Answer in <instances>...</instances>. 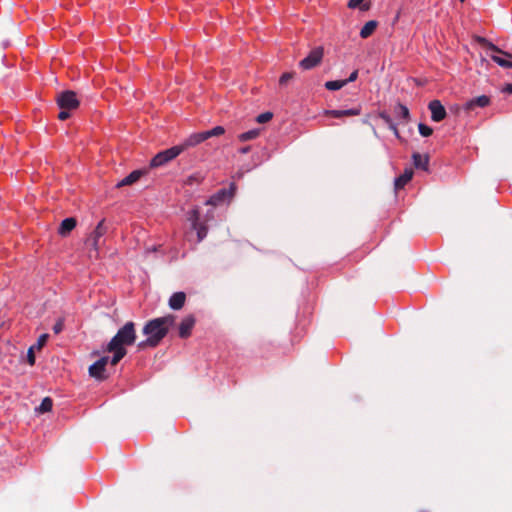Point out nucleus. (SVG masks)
Instances as JSON below:
<instances>
[{
	"label": "nucleus",
	"mask_w": 512,
	"mask_h": 512,
	"mask_svg": "<svg viewBox=\"0 0 512 512\" xmlns=\"http://www.w3.org/2000/svg\"><path fill=\"white\" fill-rule=\"evenodd\" d=\"M393 113L397 118L401 119L403 123H408L410 121L409 109L401 103H397L394 106Z\"/></svg>",
	"instance_id": "f3484780"
},
{
	"label": "nucleus",
	"mask_w": 512,
	"mask_h": 512,
	"mask_svg": "<svg viewBox=\"0 0 512 512\" xmlns=\"http://www.w3.org/2000/svg\"><path fill=\"white\" fill-rule=\"evenodd\" d=\"M106 231H107V228L104 225V220H102L97 224L94 231L86 239L85 244L89 248V257L90 258L98 257V249L100 246V240L104 236Z\"/></svg>",
	"instance_id": "7ed1b4c3"
},
{
	"label": "nucleus",
	"mask_w": 512,
	"mask_h": 512,
	"mask_svg": "<svg viewBox=\"0 0 512 512\" xmlns=\"http://www.w3.org/2000/svg\"><path fill=\"white\" fill-rule=\"evenodd\" d=\"M64 321L63 319H58L57 322L53 326L54 333L58 334L63 330Z\"/></svg>",
	"instance_id": "f704fd0d"
},
{
	"label": "nucleus",
	"mask_w": 512,
	"mask_h": 512,
	"mask_svg": "<svg viewBox=\"0 0 512 512\" xmlns=\"http://www.w3.org/2000/svg\"><path fill=\"white\" fill-rule=\"evenodd\" d=\"M428 108L431 112V119L434 122H440L445 119L447 113L445 107L439 100H432L428 104Z\"/></svg>",
	"instance_id": "6e6552de"
},
{
	"label": "nucleus",
	"mask_w": 512,
	"mask_h": 512,
	"mask_svg": "<svg viewBox=\"0 0 512 512\" xmlns=\"http://www.w3.org/2000/svg\"><path fill=\"white\" fill-rule=\"evenodd\" d=\"M413 177V170L407 168L404 172L395 179L394 186L396 190L402 189Z\"/></svg>",
	"instance_id": "dca6fc26"
},
{
	"label": "nucleus",
	"mask_w": 512,
	"mask_h": 512,
	"mask_svg": "<svg viewBox=\"0 0 512 512\" xmlns=\"http://www.w3.org/2000/svg\"><path fill=\"white\" fill-rule=\"evenodd\" d=\"M136 341L135 324L128 321L122 326L107 344L106 351L113 353L110 359L111 365H117L127 354L126 346H131Z\"/></svg>",
	"instance_id": "f257e3e1"
},
{
	"label": "nucleus",
	"mask_w": 512,
	"mask_h": 512,
	"mask_svg": "<svg viewBox=\"0 0 512 512\" xmlns=\"http://www.w3.org/2000/svg\"><path fill=\"white\" fill-rule=\"evenodd\" d=\"M510 68H512V61H511V66H510Z\"/></svg>",
	"instance_id": "a19ab883"
},
{
	"label": "nucleus",
	"mask_w": 512,
	"mask_h": 512,
	"mask_svg": "<svg viewBox=\"0 0 512 512\" xmlns=\"http://www.w3.org/2000/svg\"><path fill=\"white\" fill-rule=\"evenodd\" d=\"M260 134V130L259 129H252L250 131H247V132H244V133H241L239 136H238V139L241 141V142H245V141H249V140H252V139H255L259 136Z\"/></svg>",
	"instance_id": "4be33fe9"
},
{
	"label": "nucleus",
	"mask_w": 512,
	"mask_h": 512,
	"mask_svg": "<svg viewBox=\"0 0 512 512\" xmlns=\"http://www.w3.org/2000/svg\"><path fill=\"white\" fill-rule=\"evenodd\" d=\"M461 2H464V0H460Z\"/></svg>",
	"instance_id": "79ce46f5"
},
{
	"label": "nucleus",
	"mask_w": 512,
	"mask_h": 512,
	"mask_svg": "<svg viewBox=\"0 0 512 512\" xmlns=\"http://www.w3.org/2000/svg\"><path fill=\"white\" fill-rule=\"evenodd\" d=\"M181 152H183V147H179V145L161 151L152 158L150 166H163L166 163L170 162L171 160L175 159Z\"/></svg>",
	"instance_id": "20e7f679"
},
{
	"label": "nucleus",
	"mask_w": 512,
	"mask_h": 512,
	"mask_svg": "<svg viewBox=\"0 0 512 512\" xmlns=\"http://www.w3.org/2000/svg\"><path fill=\"white\" fill-rule=\"evenodd\" d=\"M413 165L417 169H422L424 171L428 170L429 166V156L426 154H420L418 152L413 153L412 155Z\"/></svg>",
	"instance_id": "f8f14e48"
},
{
	"label": "nucleus",
	"mask_w": 512,
	"mask_h": 512,
	"mask_svg": "<svg viewBox=\"0 0 512 512\" xmlns=\"http://www.w3.org/2000/svg\"><path fill=\"white\" fill-rule=\"evenodd\" d=\"M490 103V99L486 95H481L468 101L464 108L467 111L473 110L474 107H486Z\"/></svg>",
	"instance_id": "2eb2a0df"
},
{
	"label": "nucleus",
	"mask_w": 512,
	"mask_h": 512,
	"mask_svg": "<svg viewBox=\"0 0 512 512\" xmlns=\"http://www.w3.org/2000/svg\"><path fill=\"white\" fill-rule=\"evenodd\" d=\"M227 196H231V193L228 192L226 189H221L216 194L210 197V199L207 201V204L216 206L219 203H221Z\"/></svg>",
	"instance_id": "412c9836"
},
{
	"label": "nucleus",
	"mask_w": 512,
	"mask_h": 512,
	"mask_svg": "<svg viewBox=\"0 0 512 512\" xmlns=\"http://www.w3.org/2000/svg\"><path fill=\"white\" fill-rule=\"evenodd\" d=\"M195 317L193 315L185 316L179 324V337L188 338L191 335V331L195 325Z\"/></svg>",
	"instance_id": "1a4fd4ad"
},
{
	"label": "nucleus",
	"mask_w": 512,
	"mask_h": 512,
	"mask_svg": "<svg viewBox=\"0 0 512 512\" xmlns=\"http://www.w3.org/2000/svg\"><path fill=\"white\" fill-rule=\"evenodd\" d=\"M56 102L62 110H75L80 104L76 93L71 90L60 92L56 97Z\"/></svg>",
	"instance_id": "39448f33"
},
{
	"label": "nucleus",
	"mask_w": 512,
	"mask_h": 512,
	"mask_svg": "<svg viewBox=\"0 0 512 512\" xmlns=\"http://www.w3.org/2000/svg\"><path fill=\"white\" fill-rule=\"evenodd\" d=\"M49 335L48 334H42L39 336L37 343L34 345V348L40 350L47 342Z\"/></svg>",
	"instance_id": "473e14b6"
},
{
	"label": "nucleus",
	"mask_w": 512,
	"mask_h": 512,
	"mask_svg": "<svg viewBox=\"0 0 512 512\" xmlns=\"http://www.w3.org/2000/svg\"><path fill=\"white\" fill-rule=\"evenodd\" d=\"M199 216L198 211H193V219H192V227L193 229L197 230V238L198 242H201L207 235V228L206 226L199 224L198 222Z\"/></svg>",
	"instance_id": "4468645a"
},
{
	"label": "nucleus",
	"mask_w": 512,
	"mask_h": 512,
	"mask_svg": "<svg viewBox=\"0 0 512 512\" xmlns=\"http://www.w3.org/2000/svg\"><path fill=\"white\" fill-rule=\"evenodd\" d=\"M491 59L503 68H510L512 59L505 56L491 55Z\"/></svg>",
	"instance_id": "b1692460"
},
{
	"label": "nucleus",
	"mask_w": 512,
	"mask_h": 512,
	"mask_svg": "<svg viewBox=\"0 0 512 512\" xmlns=\"http://www.w3.org/2000/svg\"><path fill=\"white\" fill-rule=\"evenodd\" d=\"M357 77H358V71H357V70H355V71H353V72L350 74L349 78H348V79H345L344 81H347V84H348V83H350V82L355 81V80L357 79Z\"/></svg>",
	"instance_id": "e433bc0d"
},
{
	"label": "nucleus",
	"mask_w": 512,
	"mask_h": 512,
	"mask_svg": "<svg viewBox=\"0 0 512 512\" xmlns=\"http://www.w3.org/2000/svg\"><path fill=\"white\" fill-rule=\"evenodd\" d=\"M293 78H294V73L293 72H286V73L282 74V76L280 77L279 84L280 85H286Z\"/></svg>",
	"instance_id": "2f4dec72"
},
{
	"label": "nucleus",
	"mask_w": 512,
	"mask_h": 512,
	"mask_svg": "<svg viewBox=\"0 0 512 512\" xmlns=\"http://www.w3.org/2000/svg\"><path fill=\"white\" fill-rule=\"evenodd\" d=\"M364 0H349L348 7L351 9L359 7L361 10L366 11L369 9V6L367 4H363Z\"/></svg>",
	"instance_id": "a878e982"
},
{
	"label": "nucleus",
	"mask_w": 512,
	"mask_h": 512,
	"mask_svg": "<svg viewBox=\"0 0 512 512\" xmlns=\"http://www.w3.org/2000/svg\"><path fill=\"white\" fill-rule=\"evenodd\" d=\"M34 346H31L29 349H28V353H27V360H28V363L30 365H34L35 363V355H34Z\"/></svg>",
	"instance_id": "72a5a7b5"
},
{
	"label": "nucleus",
	"mask_w": 512,
	"mask_h": 512,
	"mask_svg": "<svg viewBox=\"0 0 512 512\" xmlns=\"http://www.w3.org/2000/svg\"><path fill=\"white\" fill-rule=\"evenodd\" d=\"M70 110H62L60 111V113L58 114V118L62 121L68 119L70 117V113H69Z\"/></svg>",
	"instance_id": "c9c22d12"
},
{
	"label": "nucleus",
	"mask_w": 512,
	"mask_h": 512,
	"mask_svg": "<svg viewBox=\"0 0 512 512\" xmlns=\"http://www.w3.org/2000/svg\"><path fill=\"white\" fill-rule=\"evenodd\" d=\"M145 173H146V171H144V170H134L129 175H127L125 178H123L117 184V187L132 185L135 182H137Z\"/></svg>",
	"instance_id": "ddd939ff"
},
{
	"label": "nucleus",
	"mask_w": 512,
	"mask_h": 512,
	"mask_svg": "<svg viewBox=\"0 0 512 512\" xmlns=\"http://www.w3.org/2000/svg\"><path fill=\"white\" fill-rule=\"evenodd\" d=\"M194 181H197V177L196 176H189L186 183L187 184H193Z\"/></svg>",
	"instance_id": "ea45409f"
},
{
	"label": "nucleus",
	"mask_w": 512,
	"mask_h": 512,
	"mask_svg": "<svg viewBox=\"0 0 512 512\" xmlns=\"http://www.w3.org/2000/svg\"><path fill=\"white\" fill-rule=\"evenodd\" d=\"M360 110L358 109H347V110H329L326 111L327 115H330L334 118H341L343 116H356L359 115Z\"/></svg>",
	"instance_id": "aec40b11"
},
{
	"label": "nucleus",
	"mask_w": 512,
	"mask_h": 512,
	"mask_svg": "<svg viewBox=\"0 0 512 512\" xmlns=\"http://www.w3.org/2000/svg\"><path fill=\"white\" fill-rule=\"evenodd\" d=\"M207 140L206 132H198L191 134L185 141L179 145V147H183V151L189 147H194L203 141Z\"/></svg>",
	"instance_id": "9d476101"
},
{
	"label": "nucleus",
	"mask_w": 512,
	"mask_h": 512,
	"mask_svg": "<svg viewBox=\"0 0 512 512\" xmlns=\"http://www.w3.org/2000/svg\"><path fill=\"white\" fill-rule=\"evenodd\" d=\"M418 130H419V133L421 134V136H423V137H429L433 133V129L423 123L418 124Z\"/></svg>",
	"instance_id": "cd10ccee"
},
{
	"label": "nucleus",
	"mask_w": 512,
	"mask_h": 512,
	"mask_svg": "<svg viewBox=\"0 0 512 512\" xmlns=\"http://www.w3.org/2000/svg\"><path fill=\"white\" fill-rule=\"evenodd\" d=\"M504 92L512 94V84H507L503 89Z\"/></svg>",
	"instance_id": "4c0bfd02"
},
{
	"label": "nucleus",
	"mask_w": 512,
	"mask_h": 512,
	"mask_svg": "<svg viewBox=\"0 0 512 512\" xmlns=\"http://www.w3.org/2000/svg\"><path fill=\"white\" fill-rule=\"evenodd\" d=\"M324 49L319 46L310 51L309 55L299 62V66L303 70H310L318 66L323 58Z\"/></svg>",
	"instance_id": "423d86ee"
},
{
	"label": "nucleus",
	"mask_w": 512,
	"mask_h": 512,
	"mask_svg": "<svg viewBox=\"0 0 512 512\" xmlns=\"http://www.w3.org/2000/svg\"><path fill=\"white\" fill-rule=\"evenodd\" d=\"M345 85H347V81L344 80L327 81L325 83V88L330 91H336L341 89Z\"/></svg>",
	"instance_id": "5701e85b"
},
{
	"label": "nucleus",
	"mask_w": 512,
	"mask_h": 512,
	"mask_svg": "<svg viewBox=\"0 0 512 512\" xmlns=\"http://www.w3.org/2000/svg\"><path fill=\"white\" fill-rule=\"evenodd\" d=\"M53 406V401L50 397H45L39 407L37 408V411L40 413H46L51 411Z\"/></svg>",
	"instance_id": "393cba45"
},
{
	"label": "nucleus",
	"mask_w": 512,
	"mask_h": 512,
	"mask_svg": "<svg viewBox=\"0 0 512 512\" xmlns=\"http://www.w3.org/2000/svg\"><path fill=\"white\" fill-rule=\"evenodd\" d=\"M377 25L378 23L375 20H370L366 22L365 25L360 30V37L366 39L369 36H371L375 29L377 28Z\"/></svg>",
	"instance_id": "6ab92c4d"
},
{
	"label": "nucleus",
	"mask_w": 512,
	"mask_h": 512,
	"mask_svg": "<svg viewBox=\"0 0 512 512\" xmlns=\"http://www.w3.org/2000/svg\"><path fill=\"white\" fill-rule=\"evenodd\" d=\"M76 219L73 217H69L64 219L59 227V234L62 236H67L75 227H76Z\"/></svg>",
	"instance_id": "a211bd4d"
},
{
	"label": "nucleus",
	"mask_w": 512,
	"mask_h": 512,
	"mask_svg": "<svg viewBox=\"0 0 512 512\" xmlns=\"http://www.w3.org/2000/svg\"><path fill=\"white\" fill-rule=\"evenodd\" d=\"M175 319L176 317L173 314H168L148 321L142 330L147 338L138 343V348L142 350L147 347L154 348L158 346L168 334L169 328L174 325Z\"/></svg>",
	"instance_id": "f03ea898"
},
{
	"label": "nucleus",
	"mask_w": 512,
	"mask_h": 512,
	"mask_svg": "<svg viewBox=\"0 0 512 512\" xmlns=\"http://www.w3.org/2000/svg\"><path fill=\"white\" fill-rule=\"evenodd\" d=\"M205 132L207 135V139H209L210 137L220 136V135L224 134L225 130L222 126H216L213 129L205 131Z\"/></svg>",
	"instance_id": "c756f323"
},
{
	"label": "nucleus",
	"mask_w": 512,
	"mask_h": 512,
	"mask_svg": "<svg viewBox=\"0 0 512 512\" xmlns=\"http://www.w3.org/2000/svg\"><path fill=\"white\" fill-rule=\"evenodd\" d=\"M109 362L108 356H103L89 367V375L99 381L107 379L106 365Z\"/></svg>",
	"instance_id": "0eeeda50"
},
{
	"label": "nucleus",
	"mask_w": 512,
	"mask_h": 512,
	"mask_svg": "<svg viewBox=\"0 0 512 512\" xmlns=\"http://www.w3.org/2000/svg\"><path fill=\"white\" fill-rule=\"evenodd\" d=\"M488 48L493 51L494 53H497V54H501L502 56H505L509 59H512V53H509V52H506V51H503L501 50L500 48H498L496 45H494L493 43H488Z\"/></svg>",
	"instance_id": "c85d7f7f"
},
{
	"label": "nucleus",
	"mask_w": 512,
	"mask_h": 512,
	"mask_svg": "<svg viewBox=\"0 0 512 512\" xmlns=\"http://www.w3.org/2000/svg\"><path fill=\"white\" fill-rule=\"evenodd\" d=\"M272 118H273V113L267 111V112L259 114L256 117V122L259 124H264V123L269 122Z\"/></svg>",
	"instance_id": "bb28decb"
},
{
	"label": "nucleus",
	"mask_w": 512,
	"mask_h": 512,
	"mask_svg": "<svg viewBox=\"0 0 512 512\" xmlns=\"http://www.w3.org/2000/svg\"><path fill=\"white\" fill-rule=\"evenodd\" d=\"M380 117H381V119H383L389 125V128L392 129L395 132L396 135H398V130L396 128V125L393 123V121L390 118V116L387 115L386 113H381Z\"/></svg>",
	"instance_id": "7c9ffc66"
},
{
	"label": "nucleus",
	"mask_w": 512,
	"mask_h": 512,
	"mask_svg": "<svg viewBox=\"0 0 512 512\" xmlns=\"http://www.w3.org/2000/svg\"><path fill=\"white\" fill-rule=\"evenodd\" d=\"M251 147L250 146H245V147H242L239 152L242 153V154H246L250 151Z\"/></svg>",
	"instance_id": "58836bf2"
},
{
	"label": "nucleus",
	"mask_w": 512,
	"mask_h": 512,
	"mask_svg": "<svg viewBox=\"0 0 512 512\" xmlns=\"http://www.w3.org/2000/svg\"><path fill=\"white\" fill-rule=\"evenodd\" d=\"M186 301V294L184 292H175L171 295L168 305L173 310H180Z\"/></svg>",
	"instance_id": "9b49d317"
}]
</instances>
